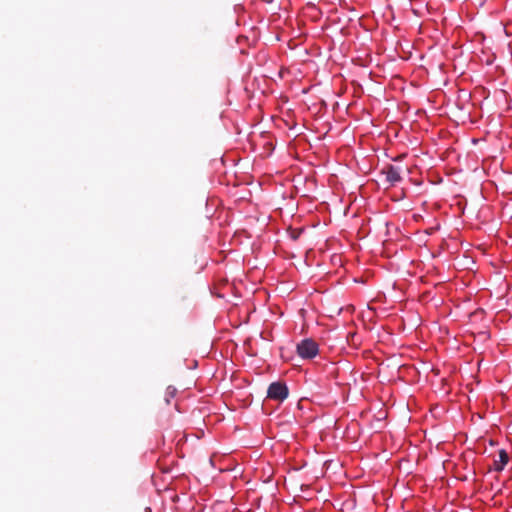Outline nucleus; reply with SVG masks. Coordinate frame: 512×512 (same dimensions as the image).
<instances>
[{
    "label": "nucleus",
    "instance_id": "f257e3e1",
    "mask_svg": "<svg viewBox=\"0 0 512 512\" xmlns=\"http://www.w3.org/2000/svg\"><path fill=\"white\" fill-rule=\"evenodd\" d=\"M296 352L300 358L310 360L319 354V345L313 339L305 338L297 344Z\"/></svg>",
    "mask_w": 512,
    "mask_h": 512
},
{
    "label": "nucleus",
    "instance_id": "f03ea898",
    "mask_svg": "<svg viewBox=\"0 0 512 512\" xmlns=\"http://www.w3.org/2000/svg\"><path fill=\"white\" fill-rule=\"evenodd\" d=\"M267 397L269 399L283 401L288 397V388L284 383L273 382L268 387Z\"/></svg>",
    "mask_w": 512,
    "mask_h": 512
},
{
    "label": "nucleus",
    "instance_id": "7ed1b4c3",
    "mask_svg": "<svg viewBox=\"0 0 512 512\" xmlns=\"http://www.w3.org/2000/svg\"><path fill=\"white\" fill-rule=\"evenodd\" d=\"M383 173L386 176L387 182L392 186L402 180L401 169L397 166L389 165L384 169Z\"/></svg>",
    "mask_w": 512,
    "mask_h": 512
},
{
    "label": "nucleus",
    "instance_id": "20e7f679",
    "mask_svg": "<svg viewBox=\"0 0 512 512\" xmlns=\"http://www.w3.org/2000/svg\"><path fill=\"white\" fill-rule=\"evenodd\" d=\"M508 460L509 457L507 452L503 449L500 450L498 459L494 460V470L497 472L502 471L505 468L506 464L508 463Z\"/></svg>",
    "mask_w": 512,
    "mask_h": 512
},
{
    "label": "nucleus",
    "instance_id": "39448f33",
    "mask_svg": "<svg viewBox=\"0 0 512 512\" xmlns=\"http://www.w3.org/2000/svg\"><path fill=\"white\" fill-rule=\"evenodd\" d=\"M177 394V389L173 386H168L165 391V401L167 404H170L171 400L175 398Z\"/></svg>",
    "mask_w": 512,
    "mask_h": 512
}]
</instances>
